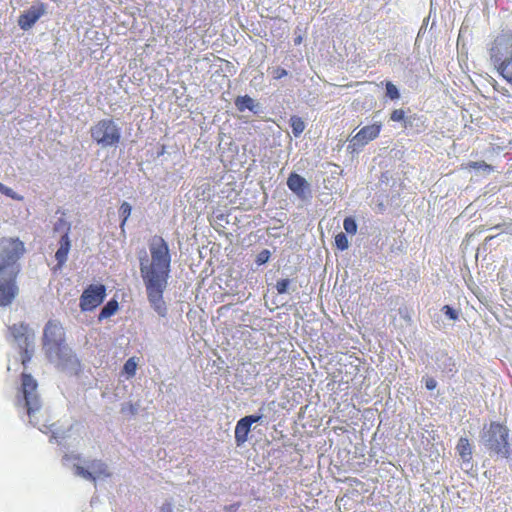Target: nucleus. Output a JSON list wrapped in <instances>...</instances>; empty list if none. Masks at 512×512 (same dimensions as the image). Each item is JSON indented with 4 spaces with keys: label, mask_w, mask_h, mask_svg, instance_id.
Instances as JSON below:
<instances>
[{
    "label": "nucleus",
    "mask_w": 512,
    "mask_h": 512,
    "mask_svg": "<svg viewBox=\"0 0 512 512\" xmlns=\"http://www.w3.org/2000/svg\"><path fill=\"white\" fill-rule=\"evenodd\" d=\"M151 261L144 251L139 257L140 274L146 289L151 308L159 317H166L168 307L163 293L168 286L171 271V255L167 242L160 236H154L149 243Z\"/></svg>",
    "instance_id": "1"
},
{
    "label": "nucleus",
    "mask_w": 512,
    "mask_h": 512,
    "mask_svg": "<svg viewBox=\"0 0 512 512\" xmlns=\"http://www.w3.org/2000/svg\"><path fill=\"white\" fill-rule=\"evenodd\" d=\"M24 251V244L19 239L8 238L0 242V306L10 305L18 294V260Z\"/></svg>",
    "instance_id": "2"
},
{
    "label": "nucleus",
    "mask_w": 512,
    "mask_h": 512,
    "mask_svg": "<svg viewBox=\"0 0 512 512\" xmlns=\"http://www.w3.org/2000/svg\"><path fill=\"white\" fill-rule=\"evenodd\" d=\"M491 60L501 76L512 84V33H502L496 37L490 49Z\"/></svg>",
    "instance_id": "3"
},
{
    "label": "nucleus",
    "mask_w": 512,
    "mask_h": 512,
    "mask_svg": "<svg viewBox=\"0 0 512 512\" xmlns=\"http://www.w3.org/2000/svg\"><path fill=\"white\" fill-rule=\"evenodd\" d=\"M38 384L30 375L22 374L21 395L18 396L17 404L23 406L29 416V422L33 426H38L39 418L37 414L40 412L42 402L37 391Z\"/></svg>",
    "instance_id": "4"
},
{
    "label": "nucleus",
    "mask_w": 512,
    "mask_h": 512,
    "mask_svg": "<svg viewBox=\"0 0 512 512\" xmlns=\"http://www.w3.org/2000/svg\"><path fill=\"white\" fill-rule=\"evenodd\" d=\"M91 138L102 149L116 147L121 139V128L112 119H102L90 128Z\"/></svg>",
    "instance_id": "5"
},
{
    "label": "nucleus",
    "mask_w": 512,
    "mask_h": 512,
    "mask_svg": "<svg viewBox=\"0 0 512 512\" xmlns=\"http://www.w3.org/2000/svg\"><path fill=\"white\" fill-rule=\"evenodd\" d=\"M508 432L505 426L492 422L482 437L485 448L501 457L508 458L510 455L507 441Z\"/></svg>",
    "instance_id": "6"
},
{
    "label": "nucleus",
    "mask_w": 512,
    "mask_h": 512,
    "mask_svg": "<svg viewBox=\"0 0 512 512\" xmlns=\"http://www.w3.org/2000/svg\"><path fill=\"white\" fill-rule=\"evenodd\" d=\"M9 331L21 352L23 365L29 362L34 352V331L24 323L14 324L9 327Z\"/></svg>",
    "instance_id": "7"
},
{
    "label": "nucleus",
    "mask_w": 512,
    "mask_h": 512,
    "mask_svg": "<svg viewBox=\"0 0 512 512\" xmlns=\"http://www.w3.org/2000/svg\"><path fill=\"white\" fill-rule=\"evenodd\" d=\"M74 475L85 480L96 482L112 476V472L106 462L101 459L84 460L83 465L73 464Z\"/></svg>",
    "instance_id": "8"
},
{
    "label": "nucleus",
    "mask_w": 512,
    "mask_h": 512,
    "mask_svg": "<svg viewBox=\"0 0 512 512\" xmlns=\"http://www.w3.org/2000/svg\"><path fill=\"white\" fill-rule=\"evenodd\" d=\"M66 345L65 332L58 320H49L43 330V350L46 355H56V350Z\"/></svg>",
    "instance_id": "9"
},
{
    "label": "nucleus",
    "mask_w": 512,
    "mask_h": 512,
    "mask_svg": "<svg viewBox=\"0 0 512 512\" xmlns=\"http://www.w3.org/2000/svg\"><path fill=\"white\" fill-rule=\"evenodd\" d=\"M55 354L46 355V357L59 370L70 375H77L81 371L78 357L67 344L56 350Z\"/></svg>",
    "instance_id": "10"
},
{
    "label": "nucleus",
    "mask_w": 512,
    "mask_h": 512,
    "mask_svg": "<svg viewBox=\"0 0 512 512\" xmlns=\"http://www.w3.org/2000/svg\"><path fill=\"white\" fill-rule=\"evenodd\" d=\"M55 354L46 355V357L59 370L70 375H77L81 371L78 357L67 344L56 350Z\"/></svg>",
    "instance_id": "11"
},
{
    "label": "nucleus",
    "mask_w": 512,
    "mask_h": 512,
    "mask_svg": "<svg viewBox=\"0 0 512 512\" xmlns=\"http://www.w3.org/2000/svg\"><path fill=\"white\" fill-rule=\"evenodd\" d=\"M106 296V288L104 285H90L82 293L80 297V308L82 311H91L99 306Z\"/></svg>",
    "instance_id": "12"
},
{
    "label": "nucleus",
    "mask_w": 512,
    "mask_h": 512,
    "mask_svg": "<svg viewBox=\"0 0 512 512\" xmlns=\"http://www.w3.org/2000/svg\"><path fill=\"white\" fill-rule=\"evenodd\" d=\"M381 131V124H372L364 126L359 132L349 140L348 150L356 152L364 147L370 141L377 138Z\"/></svg>",
    "instance_id": "13"
},
{
    "label": "nucleus",
    "mask_w": 512,
    "mask_h": 512,
    "mask_svg": "<svg viewBox=\"0 0 512 512\" xmlns=\"http://www.w3.org/2000/svg\"><path fill=\"white\" fill-rule=\"evenodd\" d=\"M46 13L47 4L36 2L19 16L18 25L22 30L27 31Z\"/></svg>",
    "instance_id": "14"
},
{
    "label": "nucleus",
    "mask_w": 512,
    "mask_h": 512,
    "mask_svg": "<svg viewBox=\"0 0 512 512\" xmlns=\"http://www.w3.org/2000/svg\"><path fill=\"white\" fill-rule=\"evenodd\" d=\"M287 186L296 197L302 201H308L312 197L310 183L296 172L290 173L287 178Z\"/></svg>",
    "instance_id": "15"
},
{
    "label": "nucleus",
    "mask_w": 512,
    "mask_h": 512,
    "mask_svg": "<svg viewBox=\"0 0 512 512\" xmlns=\"http://www.w3.org/2000/svg\"><path fill=\"white\" fill-rule=\"evenodd\" d=\"M234 105L239 112L249 110L255 115L263 113L262 104L249 95L237 96Z\"/></svg>",
    "instance_id": "16"
},
{
    "label": "nucleus",
    "mask_w": 512,
    "mask_h": 512,
    "mask_svg": "<svg viewBox=\"0 0 512 512\" xmlns=\"http://www.w3.org/2000/svg\"><path fill=\"white\" fill-rule=\"evenodd\" d=\"M70 248L71 241L69 236L61 235L59 240V248L55 253V259L57 260L56 268L60 269L66 263Z\"/></svg>",
    "instance_id": "17"
},
{
    "label": "nucleus",
    "mask_w": 512,
    "mask_h": 512,
    "mask_svg": "<svg viewBox=\"0 0 512 512\" xmlns=\"http://www.w3.org/2000/svg\"><path fill=\"white\" fill-rule=\"evenodd\" d=\"M251 424L243 417L235 427V443L238 447L242 446L247 440L251 431Z\"/></svg>",
    "instance_id": "18"
},
{
    "label": "nucleus",
    "mask_w": 512,
    "mask_h": 512,
    "mask_svg": "<svg viewBox=\"0 0 512 512\" xmlns=\"http://www.w3.org/2000/svg\"><path fill=\"white\" fill-rule=\"evenodd\" d=\"M436 363L439 369L446 373H454L456 372V365L454 360L449 357L447 354L441 352L438 353L436 358Z\"/></svg>",
    "instance_id": "19"
},
{
    "label": "nucleus",
    "mask_w": 512,
    "mask_h": 512,
    "mask_svg": "<svg viewBox=\"0 0 512 512\" xmlns=\"http://www.w3.org/2000/svg\"><path fill=\"white\" fill-rule=\"evenodd\" d=\"M457 452L464 462H469L472 458V448L467 438L461 437L456 446Z\"/></svg>",
    "instance_id": "20"
},
{
    "label": "nucleus",
    "mask_w": 512,
    "mask_h": 512,
    "mask_svg": "<svg viewBox=\"0 0 512 512\" xmlns=\"http://www.w3.org/2000/svg\"><path fill=\"white\" fill-rule=\"evenodd\" d=\"M118 302L117 300L115 299H111L109 300L101 309L99 315H98V320L99 321H102L104 319H107L109 317H111L112 315H114L117 310H118Z\"/></svg>",
    "instance_id": "21"
},
{
    "label": "nucleus",
    "mask_w": 512,
    "mask_h": 512,
    "mask_svg": "<svg viewBox=\"0 0 512 512\" xmlns=\"http://www.w3.org/2000/svg\"><path fill=\"white\" fill-rule=\"evenodd\" d=\"M290 126L295 137H299L305 129L304 121L298 116H292L290 118Z\"/></svg>",
    "instance_id": "22"
},
{
    "label": "nucleus",
    "mask_w": 512,
    "mask_h": 512,
    "mask_svg": "<svg viewBox=\"0 0 512 512\" xmlns=\"http://www.w3.org/2000/svg\"><path fill=\"white\" fill-rule=\"evenodd\" d=\"M70 229H71V224L63 218H59L54 223V227H53V230L55 233H60L61 235H66V236H69Z\"/></svg>",
    "instance_id": "23"
},
{
    "label": "nucleus",
    "mask_w": 512,
    "mask_h": 512,
    "mask_svg": "<svg viewBox=\"0 0 512 512\" xmlns=\"http://www.w3.org/2000/svg\"><path fill=\"white\" fill-rule=\"evenodd\" d=\"M132 206L128 202H123L119 209L120 217L122 218V221L120 223V228L122 231H124V226L126 224V221L131 215Z\"/></svg>",
    "instance_id": "24"
},
{
    "label": "nucleus",
    "mask_w": 512,
    "mask_h": 512,
    "mask_svg": "<svg viewBox=\"0 0 512 512\" xmlns=\"http://www.w3.org/2000/svg\"><path fill=\"white\" fill-rule=\"evenodd\" d=\"M469 169H474L483 172L484 174H488L492 171V167L487 164L485 161H473L467 164Z\"/></svg>",
    "instance_id": "25"
},
{
    "label": "nucleus",
    "mask_w": 512,
    "mask_h": 512,
    "mask_svg": "<svg viewBox=\"0 0 512 512\" xmlns=\"http://www.w3.org/2000/svg\"><path fill=\"white\" fill-rule=\"evenodd\" d=\"M386 96L391 100H398L400 98L399 89L391 81L385 82Z\"/></svg>",
    "instance_id": "26"
},
{
    "label": "nucleus",
    "mask_w": 512,
    "mask_h": 512,
    "mask_svg": "<svg viewBox=\"0 0 512 512\" xmlns=\"http://www.w3.org/2000/svg\"><path fill=\"white\" fill-rule=\"evenodd\" d=\"M335 245L341 251L348 249L349 241L345 233L340 232L335 236Z\"/></svg>",
    "instance_id": "27"
},
{
    "label": "nucleus",
    "mask_w": 512,
    "mask_h": 512,
    "mask_svg": "<svg viewBox=\"0 0 512 512\" xmlns=\"http://www.w3.org/2000/svg\"><path fill=\"white\" fill-rule=\"evenodd\" d=\"M291 284H292V280H290L288 278L281 279V280L277 281L275 288H276L278 294H285V293L289 292Z\"/></svg>",
    "instance_id": "28"
},
{
    "label": "nucleus",
    "mask_w": 512,
    "mask_h": 512,
    "mask_svg": "<svg viewBox=\"0 0 512 512\" xmlns=\"http://www.w3.org/2000/svg\"><path fill=\"white\" fill-rule=\"evenodd\" d=\"M139 407L140 406L137 403H124L121 407V413L124 415L134 416L138 413Z\"/></svg>",
    "instance_id": "29"
},
{
    "label": "nucleus",
    "mask_w": 512,
    "mask_h": 512,
    "mask_svg": "<svg viewBox=\"0 0 512 512\" xmlns=\"http://www.w3.org/2000/svg\"><path fill=\"white\" fill-rule=\"evenodd\" d=\"M344 230L349 234H355L357 232V223L354 218L346 217L343 221Z\"/></svg>",
    "instance_id": "30"
},
{
    "label": "nucleus",
    "mask_w": 512,
    "mask_h": 512,
    "mask_svg": "<svg viewBox=\"0 0 512 512\" xmlns=\"http://www.w3.org/2000/svg\"><path fill=\"white\" fill-rule=\"evenodd\" d=\"M137 364L133 358L128 359L123 367L124 372L128 376H134L136 372Z\"/></svg>",
    "instance_id": "31"
},
{
    "label": "nucleus",
    "mask_w": 512,
    "mask_h": 512,
    "mask_svg": "<svg viewBox=\"0 0 512 512\" xmlns=\"http://www.w3.org/2000/svg\"><path fill=\"white\" fill-rule=\"evenodd\" d=\"M271 253L268 249L262 250L258 255L256 256L255 262L258 266L263 265L267 263L270 259Z\"/></svg>",
    "instance_id": "32"
},
{
    "label": "nucleus",
    "mask_w": 512,
    "mask_h": 512,
    "mask_svg": "<svg viewBox=\"0 0 512 512\" xmlns=\"http://www.w3.org/2000/svg\"><path fill=\"white\" fill-rule=\"evenodd\" d=\"M263 410V407H261L259 409V412L257 414H253V415H247L245 416L244 418L252 425L253 423H258V422H262L263 418H264V414L262 412Z\"/></svg>",
    "instance_id": "33"
},
{
    "label": "nucleus",
    "mask_w": 512,
    "mask_h": 512,
    "mask_svg": "<svg viewBox=\"0 0 512 512\" xmlns=\"http://www.w3.org/2000/svg\"><path fill=\"white\" fill-rule=\"evenodd\" d=\"M444 314L451 320H457L459 318V313L457 310H455L454 308H452L451 306L449 305H445L443 308H442Z\"/></svg>",
    "instance_id": "34"
},
{
    "label": "nucleus",
    "mask_w": 512,
    "mask_h": 512,
    "mask_svg": "<svg viewBox=\"0 0 512 512\" xmlns=\"http://www.w3.org/2000/svg\"><path fill=\"white\" fill-rule=\"evenodd\" d=\"M405 118V112L402 109H395L390 115V120L394 122H401Z\"/></svg>",
    "instance_id": "35"
},
{
    "label": "nucleus",
    "mask_w": 512,
    "mask_h": 512,
    "mask_svg": "<svg viewBox=\"0 0 512 512\" xmlns=\"http://www.w3.org/2000/svg\"><path fill=\"white\" fill-rule=\"evenodd\" d=\"M45 428H47L52 433V439L58 440L59 438H64V434L60 432L59 430L54 429V424L50 425L49 427L46 425H43Z\"/></svg>",
    "instance_id": "36"
},
{
    "label": "nucleus",
    "mask_w": 512,
    "mask_h": 512,
    "mask_svg": "<svg viewBox=\"0 0 512 512\" xmlns=\"http://www.w3.org/2000/svg\"><path fill=\"white\" fill-rule=\"evenodd\" d=\"M288 72L286 69L284 68H281V67H277L273 70V77L275 79H281L285 76H287Z\"/></svg>",
    "instance_id": "37"
},
{
    "label": "nucleus",
    "mask_w": 512,
    "mask_h": 512,
    "mask_svg": "<svg viewBox=\"0 0 512 512\" xmlns=\"http://www.w3.org/2000/svg\"><path fill=\"white\" fill-rule=\"evenodd\" d=\"M0 192H1V193H3V194H4V195H6V196H9V197H11V198H15V193H14V191H13L11 188H9V187H7V186L3 185L2 183H1V185H0Z\"/></svg>",
    "instance_id": "38"
},
{
    "label": "nucleus",
    "mask_w": 512,
    "mask_h": 512,
    "mask_svg": "<svg viewBox=\"0 0 512 512\" xmlns=\"http://www.w3.org/2000/svg\"><path fill=\"white\" fill-rule=\"evenodd\" d=\"M425 387L428 390H434L437 387V381L434 378L427 377L425 379Z\"/></svg>",
    "instance_id": "39"
},
{
    "label": "nucleus",
    "mask_w": 512,
    "mask_h": 512,
    "mask_svg": "<svg viewBox=\"0 0 512 512\" xmlns=\"http://www.w3.org/2000/svg\"><path fill=\"white\" fill-rule=\"evenodd\" d=\"M161 512H175L171 502H165L161 507Z\"/></svg>",
    "instance_id": "40"
},
{
    "label": "nucleus",
    "mask_w": 512,
    "mask_h": 512,
    "mask_svg": "<svg viewBox=\"0 0 512 512\" xmlns=\"http://www.w3.org/2000/svg\"><path fill=\"white\" fill-rule=\"evenodd\" d=\"M399 313H400V315H401L405 320L410 321V316H409L408 311H407V309H406V308H405V309L400 308V309H399Z\"/></svg>",
    "instance_id": "41"
},
{
    "label": "nucleus",
    "mask_w": 512,
    "mask_h": 512,
    "mask_svg": "<svg viewBox=\"0 0 512 512\" xmlns=\"http://www.w3.org/2000/svg\"><path fill=\"white\" fill-rule=\"evenodd\" d=\"M238 508V504H232L229 506H226L225 509L227 512H235Z\"/></svg>",
    "instance_id": "42"
},
{
    "label": "nucleus",
    "mask_w": 512,
    "mask_h": 512,
    "mask_svg": "<svg viewBox=\"0 0 512 512\" xmlns=\"http://www.w3.org/2000/svg\"><path fill=\"white\" fill-rule=\"evenodd\" d=\"M301 43V37H298L295 39V44H300Z\"/></svg>",
    "instance_id": "43"
},
{
    "label": "nucleus",
    "mask_w": 512,
    "mask_h": 512,
    "mask_svg": "<svg viewBox=\"0 0 512 512\" xmlns=\"http://www.w3.org/2000/svg\"><path fill=\"white\" fill-rule=\"evenodd\" d=\"M69 459H70V457H69L68 455H65V456L63 457V461H64V462H65V461H68Z\"/></svg>",
    "instance_id": "44"
},
{
    "label": "nucleus",
    "mask_w": 512,
    "mask_h": 512,
    "mask_svg": "<svg viewBox=\"0 0 512 512\" xmlns=\"http://www.w3.org/2000/svg\"><path fill=\"white\" fill-rule=\"evenodd\" d=\"M164 153V147H162V150H160V152H158V155H162Z\"/></svg>",
    "instance_id": "45"
}]
</instances>
